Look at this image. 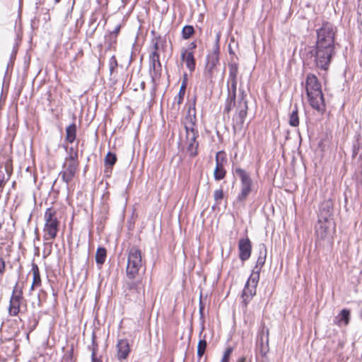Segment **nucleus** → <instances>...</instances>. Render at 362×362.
<instances>
[{
    "instance_id": "nucleus-51",
    "label": "nucleus",
    "mask_w": 362,
    "mask_h": 362,
    "mask_svg": "<svg viewBox=\"0 0 362 362\" xmlns=\"http://www.w3.org/2000/svg\"><path fill=\"white\" fill-rule=\"evenodd\" d=\"M1 228V224H0V229Z\"/></svg>"
},
{
    "instance_id": "nucleus-37",
    "label": "nucleus",
    "mask_w": 362,
    "mask_h": 362,
    "mask_svg": "<svg viewBox=\"0 0 362 362\" xmlns=\"http://www.w3.org/2000/svg\"><path fill=\"white\" fill-rule=\"evenodd\" d=\"M214 200L216 201V202L217 204H219L220 202L223 199V189L222 188H220V189H216L214 191Z\"/></svg>"
},
{
    "instance_id": "nucleus-46",
    "label": "nucleus",
    "mask_w": 362,
    "mask_h": 362,
    "mask_svg": "<svg viewBox=\"0 0 362 362\" xmlns=\"http://www.w3.org/2000/svg\"><path fill=\"white\" fill-rule=\"evenodd\" d=\"M35 239L39 240L40 238H39V233H38V229L37 228H35Z\"/></svg>"
},
{
    "instance_id": "nucleus-24",
    "label": "nucleus",
    "mask_w": 362,
    "mask_h": 362,
    "mask_svg": "<svg viewBox=\"0 0 362 362\" xmlns=\"http://www.w3.org/2000/svg\"><path fill=\"white\" fill-rule=\"evenodd\" d=\"M186 86H187V81H186V79H185L182 83V85L180 88V90H179L177 95H176L174 98L173 106L177 105V110H179L180 104L183 101L184 96L185 94V90H186Z\"/></svg>"
},
{
    "instance_id": "nucleus-20",
    "label": "nucleus",
    "mask_w": 362,
    "mask_h": 362,
    "mask_svg": "<svg viewBox=\"0 0 362 362\" xmlns=\"http://www.w3.org/2000/svg\"><path fill=\"white\" fill-rule=\"evenodd\" d=\"M256 286H251L246 282L245 288L243 291L242 298L245 305L251 300L252 297L256 294Z\"/></svg>"
},
{
    "instance_id": "nucleus-14",
    "label": "nucleus",
    "mask_w": 362,
    "mask_h": 362,
    "mask_svg": "<svg viewBox=\"0 0 362 362\" xmlns=\"http://www.w3.org/2000/svg\"><path fill=\"white\" fill-rule=\"evenodd\" d=\"M227 163L226 153L220 151L216 155V168L214 172V177L216 180H221L226 176V171L224 165Z\"/></svg>"
},
{
    "instance_id": "nucleus-39",
    "label": "nucleus",
    "mask_w": 362,
    "mask_h": 362,
    "mask_svg": "<svg viewBox=\"0 0 362 362\" xmlns=\"http://www.w3.org/2000/svg\"><path fill=\"white\" fill-rule=\"evenodd\" d=\"M117 61L115 56H112L109 61L110 71L112 74L113 71L117 67Z\"/></svg>"
},
{
    "instance_id": "nucleus-3",
    "label": "nucleus",
    "mask_w": 362,
    "mask_h": 362,
    "mask_svg": "<svg viewBox=\"0 0 362 362\" xmlns=\"http://www.w3.org/2000/svg\"><path fill=\"white\" fill-rule=\"evenodd\" d=\"M336 47L316 44L310 47L309 51L315 69L325 71L329 69L332 58L336 54Z\"/></svg>"
},
{
    "instance_id": "nucleus-30",
    "label": "nucleus",
    "mask_w": 362,
    "mask_h": 362,
    "mask_svg": "<svg viewBox=\"0 0 362 362\" xmlns=\"http://www.w3.org/2000/svg\"><path fill=\"white\" fill-rule=\"evenodd\" d=\"M337 318L338 324L344 322L345 325H347L350 320V311L347 309H343L339 314Z\"/></svg>"
},
{
    "instance_id": "nucleus-45",
    "label": "nucleus",
    "mask_w": 362,
    "mask_h": 362,
    "mask_svg": "<svg viewBox=\"0 0 362 362\" xmlns=\"http://www.w3.org/2000/svg\"><path fill=\"white\" fill-rule=\"evenodd\" d=\"M92 362H102L100 359L97 358L96 356H91Z\"/></svg>"
},
{
    "instance_id": "nucleus-33",
    "label": "nucleus",
    "mask_w": 362,
    "mask_h": 362,
    "mask_svg": "<svg viewBox=\"0 0 362 362\" xmlns=\"http://www.w3.org/2000/svg\"><path fill=\"white\" fill-rule=\"evenodd\" d=\"M91 341V345L88 346V349H90L92 351L91 356H96L97 351L98 349V344L96 341V335L94 332L92 333Z\"/></svg>"
},
{
    "instance_id": "nucleus-18",
    "label": "nucleus",
    "mask_w": 362,
    "mask_h": 362,
    "mask_svg": "<svg viewBox=\"0 0 362 362\" xmlns=\"http://www.w3.org/2000/svg\"><path fill=\"white\" fill-rule=\"evenodd\" d=\"M181 60L186 64L187 68L190 72H193L196 67V60L192 51H188L186 48L181 49Z\"/></svg>"
},
{
    "instance_id": "nucleus-47",
    "label": "nucleus",
    "mask_w": 362,
    "mask_h": 362,
    "mask_svg": "<svg viewBox=\"0 0 362 362\" xmlns=\"http://www.w3.org/2000/svg\"><path fill=\"white\" fill-rule=\"evenodd\" d=\"M245 357H241L238 359V362H245Z\"/></svg>"
},
{
    "instance_id": "nucleus-26",
    "label": "nucleus",
    "mask_w": 362,
    "mask_h": 362,
    "mask_svg": "<svg viewBox=\"0 0 362 362\" xmlns=\"http://www.w3.org/2000/svg\"><path fill=\"white\" fill-rule=\"evenodd\" d=\"M289 124L295 127L299 124L298 110L296 104L294 105L293 109L289 115Z\"/></svg>"
},
{
    "instance_id": "nucleus-17",
    "label": "nucleus",
    "mask_w": 362,
    "mask_h": 362,
    "mask_svg": "<svg viewBox=\"0 0 362 362\" xmlns=\"http://www.w3.org/2000/svg\"><path fill=\"white\" fill-rule=\"evenodd\" d=\"M269 331L266 326L262 324L257 334V340L261 347L262 353L266 354L269 346Z\"/></svg>"
},
{
    "instance_id": "nucleus-40",
    "label": "nucleus",
    "mask_w": 362,
    "mask_h": 362,
    "mask_svg": "<svg viewBox=\"0 0 362 362\" xmlns=\"http://www.w3.org/2000/svg\"><path fill=\"white\" fill-rule=\"evenodd\" d=\"M357 13L358 16V21L362 24V0H358Z\"/></svg>"
},
{
    "instance_id": "nucleus-19",
    "label": "nucleus",
    "mask_w": 362,
    "mask_h": 362,
    "mask_svg": "<svg viewBox=\"0 0 362 362\" xmlns=\"http://www.w3.org/2000/svg\"><path fill=\"white\" fill-rule=\"evenodd\" d=\"M229 74L228 79V84H230L228 89L237 90V76L238 74V64L235 62H231L228 64Z\"/></svg>"
},
{
    "instance_id": "nucleus-50",
    "label": "nucleus",
    "mask_w": 362,
    "mask_h": 362,
    "mask_svg": "<svg viewBox=\"0 0 362 362\" xmlns=\"http://www.w3.org/2000/svg\"><path fill=\"white\" fill-rule=\"evenodd\" d=\"M202 309H203V308H200V313L202 312Z\"/></svg>"
},
{
    "instance_id": "nucleus-12",
    "label": "nucleus",
    "mask_w": 362,
    "mask_h": 362,
    "mask_svg": "<svg viewBox=\"0 0 362 362\" xmlns=\"http://www.w3.org/2000/svg\"><path fill=\"white\" fill-rule=\"evenodd\" d=\"M124 287L127 296L130 298L132 295L136 294L134 300L139 305H145L144 288L140 285V281L131 279L125 283Z\"/></svg>"
},
{
    "instance_id": "nucleus-43",
    "label": "nucleus",
    "mask_w": 362,
    "mask_h": 362,
    "mask_svg": "<svg viewBox=\"0 0 362 362\" xmlns=\"http://www.w3.org/2000/svg\"><path fill=\"white\" fill-rule=\"evenodd\" d=\"M5 271V262L2 258H0V276H1Z\"/></svg>"
},
{
    "instance_id": "nucleus-15",
    "label": "nucleus",
    "mask_w": 362,
    "mask_h": 362,
    "mask_svg": "<svg viewBox=\"0 0 362 362\" xmlns=\"http://www.w3.org/2000/svg\"><path fill=\"white\" fill-rule=\"evenodd\" d=\"M117 358L119 361L127 359L131 351L129 340L122 339L117 341L116 344Z\"/></svg>"
},
{
    "instance_id": "nucleus-1",
    "label": "nucleus",
    "mask_w": 362,
    "mask_h": 362,
    "mask_svg": "<svg viewBox=\"0 0 362 362\" xmlns=\"http://www.w3.org/2000/svg\"><path fill=\"white\" fill-rule=\"evenodd\" d=\"M237 90L228 88V97L225 102L223 114L229 115L233 107L235 114L233 116V128L235 132H240L243 129L245 120L247 115V100L244 91L238 95L236 100Z\"/></svg>"
},
{
    "instance_id": "nucleus-6",
    "label": "nucleus",
    "mask_w": 362,
    "mask_h": 362,
    "mask_svg": "<svg viewBox=\"0 0 362 362\" xmlns=\"http://www.w3.org/2000/svg\"><path fill=\"white\" fill-rule=\"evenodd\" d=\"M142 267L141 250L136 247L128 250L127 265L126 274L129 279H134Z\"/></svg>"
},
{
    "instance_id": "nucleus-16",
    "label": "nucleus",
    "mask_w": 362,
    "mask_h": 362,
    "mask_svg": "<svg viewBox=\"0 0 362 362\" xmlns=\"http://www.w3.org/2000/svg\"><path fill=\"white\" fill-rule=\"evenodd\" d=\"M238 250L239 257L243 262L250 258L252 251V245L248 238H242L239 240Z\"/></svg>"
},
{
    "instance_id": "nucleus-10",
    "label": "nucleus",
    "mask_w": 362,
    "mask_h": 362,
    "mask_svg": "<svg viewBox=\"0 0 362 362\" xmlns=\"http://www.w3.org/2000/svg\"><path fill=\"white\" fill-rule=\"evenodd\" d=\"M155 51L153 52L150 55V68L149 72L151 78V81L153 85V90L155 91L157 86L158 82L161 76L162 66L160 62V56L157 52L158 44L155 45Z\"/></svg>"
},
{
    "instance_id": "nucleus-44",
    "label": "nucleus",
    "mask_w": 362,
    "mask_h": 362,
    "mask_svg": "<svg viewBox=\"0 0 362 362\" xmlns=\"http://www.w3.org/2000/svg\"><path fill=\"white\" fill-rule=\"evenodd\" d=\"M197 47V44L195 42H192L187 48H186V49H188V51H192L193 49H194L195 48Z\"/></svg>"
},
{
    "instance_id": "nucleus-27",
    "label": "nucleus",
    "mask_w": 362,
    "mask_h": 362,
    "mask_svg": "<svg viewBox=\"0 0 362 362\" xmlns=\"http://www.w3.org/2000/svg\"><path fill=\"white\" fill-rule=\"evenodd\" d=\"M260 269H256L254 267L252 274H250V276L247 281V283H248L251 286H255L257 287V284L259 280V273H260Z\"/></svg>"
},
{
    "instance_id": "nucleus-31",
    "label": "nucleus",
    "mask_w": 362,
    "mask_h": 362,
    "mask_svg": "<svg viewBox=\"0 0 362 362\" xmlns=\"http://www.w3.org/2000/svg\"><path fill=\"white\" fill-rule=\"evenodd\" d=\"M65 148L67 153V156L65 157V159L78 160L77 147L71 146L70 148L66 147Z\"/></svg>"
},
{
    "instance_id": "nucleus-41",
    "label": "nucleus",
    "mask_w": 362,
    "mask_h": 362,
    "mask_svg": "<svg viewBox=\"0 0 362 362\" xmlns=\"http://www.w3.org/2000/svg\"><path fill=\"white\" fill-rule=\"evenodd\" d=\"M106 39L108 42V44L110 47H112L117 42V37L112 35H108L106 36Z\"/></svg>"
},
{
    "instance_id": "nucleus-42",
    "label": "nucleus",
    "mask_w": 362,
    "mask_h": 362,
    "mask_svg": "<svg viewBox=\"0 0 362 362\" xmlns=\"http://www.w3.org/2000/svg\"><path fill=\"white\" fill-rule=\"evenodd\" d=\"M122 28V25L121 24H119L117 25L115 28L111 31L110 33V35H115L116 37H117V35H119V32H120V29Z\"/></svg>"
},
{
    "instance_id": "nucleus-11",
    "label": "nucleus",
    "mask_w": 362,
    "mask_h": 362,
    "mask_svg": "<svg viewBox=\"0 0 362 362\" xmlns=\"http://www.w3.org/2000/svg\"><path fill=\"white\" fill-rule=\"evenodd\" d=\"M79 166V161L71 159H64L62 165V170L60 171L59 175L62 177L63 182L66 185L74 180L75 177Z\"/></svg>"
},
{
    "instance_id": "nucleus-32",
    "label": "nucleus",
    "mask_w": 362,
    "mask_h": 362,
    "mask_svg": "<svg viewBox=\"0 0 362 362\" xmlns=\"http://www.w3.org/2000/svg\"><path fill=\"white\" fill-rule=\"evenodd\" d=\"M11 299L21 303V300L23 299V291L21 288H18V283H16V286L13 288Z\"/></svg>"
},
{
    "instance_id": "nucleus-48",
    "label": "nucleus",
    "mask_w": 362,
    "mask_h": 362,
    "mask_svg": "<svg viewBox=\"0 0 362 362\" xmlns=\"http://www.w3.org/2000/svg\"><path fill=\"white\" fill-rule=\"evenodd\" d=\"M45 245H49L51 247V245H52V243H45Z\"/></svg>"
},
{
    "instance_id": "nucleus-38",
    "label": "nucleus",
    "mask_w": 362,
    "mask_h": 362,
    "mask_svg": "<svg viewBox=\"0 0 362 362\" xmlns=\"http://www.w3.org/2000/svg\"><path fill=\"white\" fill-rule=\"evenodd\" d=\"M233 352V348L228 347L226 349L221 362H229L230 357Z\"/></svg>"
},
{
    "instance_id": "nucleus-4",
    "label": "nucleus",
    "mask_w": 362,
    "mask_h": 362,
    "mask_svg": "<svg viewBox=\"0 0 362 362\" xmlns=\"http://www.w3.org/2000/svg\"><path fill=\"white\" fill-rule=\"evenodd\" d=\"M337 29L332 23L325 22L316 30V45L336 47V35Z\"/></svg>"
},
{
    "instance_id": "nucleus-36",
    "label": "nucleus",
    "mask_w": 362,
    "mask_h": 362,
    "mask_svg": "<svg viewBox=\"0 0 362 362\" xmlns=\"http://www.w3.org/2000/svg\"><path fill=\"white\" fill-rule=\"evenodd\" d=\"M116 161H117L116 155L111 152H108L105 158V164L112 166L115 164Z\"/></svg>"
},
{
    "instance_id": "nucleus-13",
    "label": "nucleus",
    "mask_w": 362,
    "mask_h": 362,
    "mask_svg": "<svg viewBox=\"0 0 362 362\" xmlns=\"http://www.w3.org/2000/svg\"><path fill=\"white\" fill-rule=\"evenodd\" d=\"M334 231V222L332 219L320 218L315 226L317 238L324 240L330 236Z\"/></svg>"
},
{
    "instance_id": "nucleus-5",
    "label": "nucleus",
    "mask_w": 362,
    "mask_h": 362,
    "mask_svg": "<svg viewBox=\"0 0 362 362\" xmlns=\"http://www.w3.org/2000/svg\"><path fill=\"white\" fill-rule=\"evenodd\" d=\"M44 219L45 223L43 228V239L45 241L52 240L57 237L59 226L56 211L51 207L47 208Z\"/></svg>"
},
{
    "instance_id": "nucleus-35",
    "label": "nucleus",
    "mask_w": 362,
    "mask_h": 362,
    "mask_svg": "<svg viewBox=\"0 0 362 362\" xmlns=\"http://www.w3.org/2000/svg\"><path fill=\"white\" fill-rule=\"evenodd\" d=\"M194 33V29L192 25H185L182 30V37L183 39H189Z\"/></svg>"
},
{
    "instance_id": "nucleus-21",
    "label": "nucleus",
    "mask_w": 362,
    "mask_h": 362,
    "mask_svg": "<svg viewBox=\"0 0 362 362\" xmlns=\"http://www.w3.org/2000/svg\"><path fill=\"white\" fill-rule=\"evenodd\" d=\"M332 206L329 201L325 202L322 204L320 209V218L332 219Z\"/></svg>"
},
{
    "instance_id": "nucleus-2",
    "label": "nucleus",
    "mask_w": 362,
    "mask_h": 362,
    "mask_svg": "<svg viewBox=\"0 0 362 362\" xmlns=\"http://www.w3.org/2000/svg\"><path fill=\"white\" fill-rule=\"evenodd\" d=\"M305 90L311 107L322 114L325 110V103L321 88V83L313 74L306 76Z\"/></svg>"
},
{
    "instance_id": "nucleus-28",
    "label": "nucleus",
    "mask_w": 362,
    "mask_h": 362,
    "mask_svg": "<svg viewBox=\"0 0 362 362\" xmlns=\"http://www.w3.org/2000/svg\"><path fill=\"white\" fill-rule=\"evenodd\" d=\"M107 256L106 250L103 247H98L95 254V262L97 264L102 265L105 261Z\"/></svg>"
},
{
    "instance_id": "nucleus-8",
    "label": "nucleus",
    "mask_w": 362,
    "mask_h": 362,
    "mask_svg": "<svg viewBox=\"0 0 362 362\" xmlns=\"http://www.w3.org/2000/svg\"><path fill=\"white\" fill-rule=\"evenodd\" d=\"M219 63L218 38L214 45L213 51L206 56V65L204 71L205 78L212 82L214 77L216 66Z\"/></svg>"
},
{
    "instance_id": "nucleus-29",
    "label": "nucleus",
    "mask_w": 362,
    "mask_h": 362,
    "mask_svg": "<svg viewBox=\"0 0 362 362\" xmlns=\"http://www.w3.org/2000/svg\"><path fill=\"white\" fill-rule=\"evenodd\" d=\"M21 302L10 299L8 312L10 315L16 316L20 311Z\"/></svg>"
},
{
    "instance_id": "nucleus-22",
    "label": "nucleus",
    "mask_w": 362,
    "mask_h": 362,
    "mask_svg": "<svg viewBox=\"0 0 362 362\" xmlns=\"http://www.w3.org/2000/svg\"><path fill=\"white\" fill-rule=\"evenodd\" d=\"M31 272H33V279L30 290H34L35 287L41 286V277L38 266L35 262L32 263Z\"/></svg>"
},
{
    "instance_id": "nucleus-25",
    "label": "nucleus",
    "mask_w": 362,
    "mask_h": 362,
    "mask_svg": "<svg viewBox=\"0 0 362 362\" xmlns=\"http://www.w3.org/2000/svg\"><path fill=\"white\" fill-rule=\"evenodd\" d=\"M76 138V125L72 123L66 128V141L72 144Z\"/></svg>"
},
{
    "instance_id": "nucleus-9",
    "label": "nucleus",
    "mask_w": 362,
    "mask_h": 362,
    "mask_svg": "<svg viewBox=\"0 0 362 362\" xmlns=\"http://www.w3.org/2000/svg\"><path fill=\"white\" fill-rule=\"evenodd\" d=\"M185 130L187 151L191 157H194L197 155L199 142L197 141V139L199 136V132L195 128V122L192 119L185 125Z\"/></svg>"
},
{
    "instance_id": "nucleus-23",
    "label": "nucleus",
    "mask_w": 362,
    "mask_h": 362,
    "mask_svg": "<svg viewBox=\"0 0 362 362\" xmlns=\"http://www.w3.org/2000/svg\"><path fill=\"white\" fill-rule=\"evenodd\" d=\"M267 247L264 244H261L259 246V257L257 258L255 268L260 269L264 266L267 257Z\"/></svg>"
},
{
    "instance_id": "nucleus-34",
    "label": "nucleus",
    "mask_w": 362,
    "mask_h": 362,
    "mask_svg": "<svg viewBox=\"0 0 362 362\" xmlns=\"http://www.w3.org/2000/svg\"><path fill=\"white\" fill-rule=\"evenodd\" d=\"M207 343L206 339H200L198 342L197 345V356L200 358L202 357L204 354L205 353L206 349Z\"/></svg>"
},
{
    "instance_id": "nucleus-49",
    "label": "nucleus",
    "mask_w": 362,
    "mask_h": 362,
    "mask_svg": "<svg viewBox=\"0 0 362 362\" xmlns=\"http://www.w3.org/2000/svg\"><path fill=\"white\" fill-rule=\"evenodd\" d=\"M61 0H55L56 3H59Z\"/></svg>"
},
{
    "instance_id": "nucleus-7",
    "label": "nucleus",
    "mask_w": 362,
    "mask_h": 362,
    "mask_svg": "<svg viewBox=\"0 0 362 362\" xmlns=\"http://www.w3.org/2000/svg\"><path fill=\"white\" fill-rule=\"evenodd\" d=\"M234 172L240 180V191L236 197V200L243 203L252 192L253 182L250 175L244 169L236 168Z\"/></svg>"
}]
</instances>
